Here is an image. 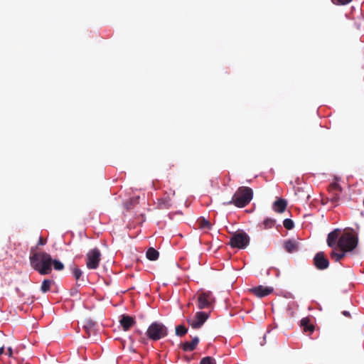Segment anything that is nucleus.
<instances>
[{
    "mask_svg": "<svg viewBox=\"0 0 364 364\" xmlns=\"http://www.w3.org/2000/svg\"><path fill=\"white\" fill-rule=\"evenodd\" d=\"M358 245V237L353 233L344 232L339 237L338 246L340 250L333 249L331 253V257L336 262L343 259L347 252H352Z\"/></svg>",
    "mask_w": 364,
    "mask_h": 364,
    "instance_id": "nucleus-1",
    "label": "nucleus"
},
{
    "mask_svg": "<svg viewBox=\"0 0 364 364\" xmlns=\"http://www.w3.org/2000/svg\"><path fill=\"white\" fill-rule=\"evenodd\" d=\"M31 267L41 274H48L51 272L52 258L46 252L35 253L30 257Z\"/></svg>",
    "mask_w": 364,
    "mask_h": 364,
    "instance_id": "nucleus-2",
    "label": "nucleus"
},
{
    "mask_svg": "<svg viewBox=\"0 0 364 364\" xmlns=\"http://www.w3.org/2000/svg\"><path fill=\"white\" fill-rule=\"evenodd\" d=\"M253 191L248 187H240L234 194L231 201L228 204L233 203L239 208L245 207L252 199Z\"/></svg>",
    "mask_w": 364,
    "mask_h": 364,
    "instance_id": "nucleus-3",
    "label": "nucleus"
},
{
    "mask_svg": "<svg viewBox=\"0 0 364 364\" xmlns=\"http://www.w3.org/2000/svg\"><path fill=\"white\" fill-rule=\"evenodd\" d=\"M146 333L149 338L157 341L167 335V329L162 323L155 322L149 326Z\"/></svg>",
    "mask_w": 364,
    "mask_h": 364,
    "instance_id": "nucleus-4",
    "label": "nucleus"
},
{
    "mask_svg": "<svg viewBox=\"0 0 364 364\" xmlns=\"http://www.w3.org/2000/svg\"><path fill=\"white\" fill-rule=\"evenodd\" d=\"M250 242V237L247 233L244 232H239L234 234L230 241L232 247H237L239 249L245 248Z\"/></svg>",
    "mask_w": 364,
    "mask_h": 364,
    "instance_id": "nucleus-5",
    "label": "nucleus"
},
{
    "mask_svg": "<svg viewBox=\"0 0 364 364\" xmlns=\"http://www.w3.org/2000/svg\"><path fill=\"white\" fill-rule=\"evenodd\" d=\"M101 253L97 248L90 250L86 255V266L90 269H95L99 267Z\"/></svg>",
    "mask_w": 364,
    "mask_h": 364,
    "instance_id": "nucleus-6",
    "label": "nucleus"
},
{
    "mask_svg": "<svg viewBox=\"0 0 364 364\" xmlns=\"http://www.w3.org/2000/svg\"><path fill=\"white\" fill-rule=\"evenodd\" d=\"M214 301L210 291H199L198 293V307L200 309L208 308Z\"/></svg>",
    "mask_w": 364,
    "mask_h": 364,
    "instance_id": "nucleus-7",
    "label": "nucleus"
},
{
    "mask_svg": "<svg viewBox=\"0 0 364 364\" xmlns=\"http://www.w3.org/2000/svg\"><path fill=\"white\" fill-rule=\"evenodd\" d=\"M208 318V314L207 313L198 311L193 318H188L187 321L193 328H198L203 325Z\"/></svg>",
    "mask_w": 364,
    "mask_h": 364,
    "instance_id": "nucleus-8",
    "label": "nucleus"
},
{
    "mask_svg": "<svg viewBox=\"0 0 364 364\" xmlns=\"http://www.w3.org/2000/svg\"><path fill=\"white\" fill-rule=\"evenodd\" d=\"M314 264L318 269H325L328 267V260L325 257L323 252H318L315 255Z\"/></svg>",
    "mask_w": 364,
    "mask_h": 364,
    "instance_id": "nucleus-9",
    "label": "nucleus"
},
{
    "mask_svg": "<svg viewBox=\"0 0 364 364\" xmlns=\"http://www.w3.org/2000/svg\"><path fill=\"white\" fill-rule=\"evenodd\" d=\"M251 291L259 298L266 296L270 294H272L274 291L273 287H266L259 285L258 287H254L251 289Z\"/></svg>",
    "mask_w": 364,
    "mask_h": 364,
    "instance_id": "nucleus-10",
    "label": "nucleus"
},
{
    "mask_svg": "<svg viewBox=\"0 0 364 364\" xmlns=\"http://www.w3.org/2000/svg\"><path fill=\"white\" fill-rule=\"evenodd\" d=\"M119 323L122 326L123 329L124 331H127L134 323V319L131 316L122 315L119 320Z\"/></svg>",
    "mask_w": 364,
    "mask_h": 364,
    "instance_id": "nucleus-11",
    "label": "nucleus"
},
{
    "mask_svg": "<svg viewBox=\"0 0 364 364\" xmlns=\"http://www.w3.org/2000/svg\"><path fill=\"white\" fill-rule=\"evenodd\" d=\"M338 232L337 231H333L328 235L327 244L329 247L336 248V240H338Z\"/></svg>",
    "mask_w": 364,
    "mask_h": 364,
    "instance_id": "nucleus-12",
    "label": "nucleus"
},
{
    "mask_svg": "<svg viewBox=\"0 0 364 364\" xmlns=\"http://www.w3.org/2000/svg\"><path fill=\"white\" fill-rule=\"evenodd\" d=\"M287 205L285 200L279 199L274 203L273 209L278 213H282L285 210Z\"/></svg>",
    "mask_w": 364,
    "mask_h": 364,
    "instance_id": "nucleus-13",
    "label": "nucleus"
},
{
    "mask_svg": "<svg viewBox=\"0 0 364 364\" xmlns=\"http://www.w3.org/2000/svg\"><path fill=\"white\" fill-rule=\"evenodd\" d=\"M199 339L198 337H195L192 339L191 342H186L183 345V349L185 351H192L193 350L197 345L198 344Z\"/></svg>",
    "mask_w": 364,
    "mask_h": 364,
    "instance_id": "nucleus-14",
    "label": "nucleus"
},
{
    "mask_svg": "<svg viewBox=\"0 0 364 364\" xmlns=\"http://www.w3.org/2000/svg\"><path fill=\"white\" fill-rule=\"evenodd\" d=\"M301 325L304 328V331L305 332H313L314 330V325L310 323V320L307 317L301 319Z\"/></svg>",
    "mask_w": 364,
    "mask_h": 364,
    "instance_id": "nucleus-15",
    "label": "nucleus"
},
{
    "mask_svg": "<svg viewBox=\"0 0 364 364\" xmlns=\"http://www.w3.org/2000/svg\"><path fill=\"white\" fill-rule=\"evenodd\" d=\"M198 227L203 230H210L211 228V224L208 220L205 218H200L198 220Z\"/></svg>",
    "mask_w": 364,
    "mask_h": 364,
    "instance_id": "nucleus-16",
    "label": "nucleus"
},
{
    "mask_svg": "<svg viewBox=\"0 0 364 364\" xmlns=\"http://www.w3.org/2000/svg\"><path fill=\"white\" fill-rule=\"evenodd\" d=\"M146 257L150 260H156L159 257V252L154 248H149L146 252Z\"/></svg>",
    "mask_w": 364,
    "mask_h": 364,
    "instance_id": "nucleus-17",
    "label": "nucleus"
},
{
    "mask_svg": "<svg viewBox=\"0 0 364 364\" xmlns=\"http://www.w3.org/2000/svg\"><path fill=\"white\" fill-rule=\"evenodd\" d=\"M285 249L289 252H293L296 250V245L294 241L288 240L284 243Z\"/></svg>",
    "mask_w": 364,
    "mask_h": 364,
    "instance_id": "nucleus-18",
    "label": "nucleus"
},
{
    "mask_svg": "<svg viewBox=\"0 0 364 364\" xmlns=\"http://www.w3.org/2000/svg\"><path fill=\"white\" fill-rule=\"evenodd\" d=\"M51 283H52L51 280H49V279L43 280V282H42L41 287V291L43 292H44V293H46L48 291H49V289L50 288Z\"/></svg>",
    "mask_w": 364,
    "mask_h": 364,
    "instance_id": "nucleus-19",
    "label": "nucleus"
},
{
    "mask_svg": "<svg viewBox=\"0 0 364 364\" xmlns=\"http://www.w3.org/2000/svg\"><path fill=\"white\" fill-rule=\"evenodd\" d=\"M187 328L184 326L179 325L176 328V334L177 336H181L186 334L187 333Z\"/></svg>",
    "mask_w": 364,
    "mask_h": 364,
    "instance_id": "nucleus-20",
    "label": "nucleus"
},
{
    "mask_svg": "<svg viewBox=\"0 0 364 364\" xmlns=\"http://www.w3.org/2000/svg\"><path fill=\"white\" fill-rule=\"evenodd\" d=\"M263 225L264 228H271L274 225V220L271 218H267L264 220Z\"/></svg>",
    "mask_w": 364,
    "mask_h": 364,
    "instance_id": "nucleus-21",
    "label": "nucleus"
},
{
    "mask_svg": "<svg viewBox=\"0 0 364 364\" xmlns=\"http://www.w3.org/2000/svg\"><path fill=\"white\" fill-rule=\"evenodd\" d=\"M52 264H53V267L56 270H62L64 268L63 264L58 260H52Z\"/></svg>",
    "mask_w": 364,
    "mask_h": 364,
    "instance_id": "nucleus-22",
    "label": "nucleus"
},
{
    "mask_svg": "<svg viewBox=\"0 0 364 364\" xmlns=\"http://www.w3.org/2000/svg\"><path fill=\"white\" fill-rule=\"evenodd\" d=\"M200 364H215V360L211 357L203 358Z\"/></svg>",
    "mask_w": 364,
    "mask_h": 364,
    "instance_id": "nucleus-23",
    "label": "nucleus"
},
{
    "mask_svg": "<svg viewBox=\"0 0 364 364\" xmlns=\"http://www.w3.org/2000/svg\"><path fill=\"white\" fill-rule=\"evenodd\" d=\"M284 226L285 228L288 229V230H291L294 227V223L290 219H285L284 220Z\"/></svg>",
    "mask_w": 364,
    "mask_h": 364,
    "instance_id": "nucleus-24",
    "label": "nucleus"
},
{
    "mask_svg": "<svg viewBox=\"0 0 364 364\" xmlns=\"http://www.w3.org/2000/svg\"><path fill=\"white\" fill-rule=\"evenodd\" d=\"M73 273L75 278L77 280H78L82 274V272L78 268H75L73 271Z\"/></svg>",
    "mask_w": 364,
    "mask_h": 364,
    "instance_id": "nucleus-25",
    "label": "nucleus"
},
{
    "mask_svg": "<svg viewBox=\"0 0 364 364\" xmlns=\"http://www.w3.org/2000/svg\"><path fill=\"white\" fill-rule=\"evenodd\" d=\"M351 1L352 0H337V3L338 4L345 5L349 4Z\"/></svg>",
    "mask_w": 364,
    "mask_h": 364,
    "instance_id": "nucleus-26",
    "label": "nucleus"
},
{
    "mask_svg": "<svg viewBox=\"0 0 364 364\" xmlns=\"http://www.w3.org/2000/svg\"><path fill=\"white\" fill-rule=\"evenodd\" d=\"M332 188L336 191H341V188L338 183H333Z\"/></svg>",
    "mask_w": 364,
    "mask_h": 364,
    "instance_id": "nucleus-27",
    "label": "nucleus"
},
{
    "mask_svg": "<svg viewBox=\"0 0 364 364\" xmlns=\"http://www.w3.org/2000/svg\"><path fill=\"white\" fill-rule=\"evenodd\" d=\"M12 348L11 347L8 348V355L9 357L12 355Z\"/></svg>",
    "mask_w": 364,
    "mask_h": 364,
    "instance_id": "nucleus-28",
    "label": "nucleus"
},
{
    "mask_svg": "<svg viewBox=\"0 0 364 364\" xmlns=\"http://www.w3.org/2000/svg\"><path fill=\"white\" fill-rule=\"evenodd\" d=\"M46 242L43 240V239L41 237L39 238V241H38V245H44Z\"/></svg>",
    "mask_w": 364,
    "mask_h": 364,
    "instance_id": "nucleus-29",
    "label": "nucleus"
},
{
    "mask_svg": "<svg viewBox=\"0 0 364 364\" xmlns=\"http://www.w3.org/2000/svg\"><path fill=\"white\" fill-rule=\"evenodd\" d=\"M4 351V347H1L0 348V355L3 354Z\"/></svg>",
    "mask_w": 364,
    "mask_h": 364,
    "instance_id": "nucleus-30",
    "label": "nucleus"
},
{
    "mask_svg": "<svg viewBox=\"0 0 364 364\" xmlns=\"http://www.w3.org/2000/svg\"><path fill=\"white\" fill-rule=\"evenodd\" d=\"M343 315L345 316H348L349 315V312L348 311H343Z\"/></svg>",
    "mask_w": 364,
    "mask_h": 364,
    "instance_id": "nucleus-31",
    "label": "nucleus"
}]
</instances>
